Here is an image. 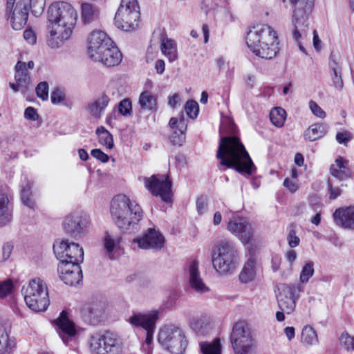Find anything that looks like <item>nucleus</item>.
Wrapping results in <instances>:
<instances>
[{"mask_svg": "<svg viewBox=\"0 0 354 354\" xmlns=\"http://www.w3.org/2000/svg\"><path fill=\"white\" fill-rule=\"evenodd\" d=\"M220 134H229L221 136L216 158L218 159L220 167H225L235 169L240 174L252 175L257 169L248 152L236 136V127L230 118H225L221 122Z\"/></svg>", "mask_w": 354, "mask_h": 354, "instance_id": "nucleus-1", "label": "nucleus"}, {"mask_svg": "<svg viewBox=\"0 0 354 354\" xmlns=\"http://www.w3.org/2000/svg\"><path fill=\"white\" fill-rule=\"evenodd\" d=\"M47 43L51 48H58L68 39L76 24L77 14L68 3H53L48 8Z\"/></svg>", "mask_w": 354, "mask_h": 354, "instance_id": "nucleus-2", "label": "nucleus"}, {"mask_svg": "<svg viewBox=\"0 0 354 354\" xmlns=\"http://www.w3.org/2000/svg\"><path fill=\"white\" fill-rule=\"evenodd\" d=\"M246 44L250 50L262 59H270L277 55L278 37L274 30L268 25H258L248 32Z\"/></svg>", "mask_w": 354, "mask_h": 354, "instance_id": "nucleus-3", "label": "nucleus"}, {"mask_svg": "<svg viewBox=\"0 0 354 354\" xmlns=\"http://www.w3.org/2000/svg\"><path fill=\"white\" fill-rule=\"evenodd\" d=\"M110 212L115 225L122 230L133 228L143 217L141 207L124 194L113 197Z\"/></svg>", "mask_w": 354, "mask_h": 354, "instance_id": "nucleus-4", "label": "nucleus"}, {"mask_svg": "<svg viewBox=\"0 0 354 354\" xmlns=\"http://www.w3.org/2000/svg\"><path fill=\"white\" fill-rule=\"evenodd\" d=\"M315 0H290L294 8L292 15V37L301 51L307 54L301 41L307 37L309 26V15L314 7Z\"/></svg>", "mask_w": 354, "mask_h": 354, "instance_id": "nucleus-5", "label": "nucleus"}, {"mask_svg": "<svg viewBox=\"0 0 354 354\" xmlns=\"http://www.w3.org/2000/svg\"><path fill=\"white\" fill-rule=\"evenodd\" d=\"M22 295L27 306L35 312H44L48 308L50 300L46 282L40 278H34L24 285Z\"/></svg>", "mask_w": 354, "mask_h": 354, "instance_id": "nucleus-6", "label": "nucleus"}, {"mask_svg": "<svg viewBox=\"0 0 354 354\" xmlns=\"http://www.w3.org/2000/svg\"><path fill=\"white\" fill-rule=\"evenodd\" d=\"M230 342L234 354H257L255 340L244 321H239L234 324Z\"/></svg>", "mask_w": 354, "mask_h": 354, "instance_id": "nucleus-7", "label": "nucleus"}, {"mask_svg": "<svg viewBox=\"0 0 354 354\" xmlns=\"http://www.w3.org/2000/svg\"><path fill=\"white\" fill-rule=\"evenodd\" d=\"M236 250L229 241L218 242L212 250V264L215 270L221 274H227L235 268Z\"/></svg>", "mask_w": 354, "mask_h": 354, "instance_id": "nucleus-8", "label": "nucleus"}, {"mask_svg": "<svg viewBox=\"0 0 354 354\" xmlns=\"http://www.w3.org/2000/svg\"><path fill=\"white\" fill-rule=\"evenodd\" d=\"M158 341L171 354H183L187 346L183 330L174 325H167L161 328L158 333Z\"/></svg>", "mask_w": 354, "mask_h": 354, "instance_id": "nucleus-9", "label": "nucleus"}, {"mask_svg": "<svg viewBox=\"0 0 354 354\" xmlns=\"http://www.w3.org/2000/svg\"><path fill=\"white\" fill-rule=\"evenodd\" d=\"M140 15L137 0H121L115 15V24L118 28L124 31L133 30L138 26Z\"/></svg>", "mask_w": 354, "mask_h": 354, "instance_id": "nucleus-10", "label": "nucleus"}, {"mask_svg": "<svg viewBox=\"0 0 354 354\" xmlns=\"http://www.w3.org/2000/svg\"><path fill=\"white\" fill-rule=\"evenodd\" d=\"M89 224L90 218L86 213L82 211H75L64 217L62 227L66 235L77 239L86 234Z\"/></svg>", "mask_w": 354, "mask_h": 354, "instance_id": "nucleus-11", "label": "nucleus"}, {"mask_svg": "<svg viewBox=\"0 0 354 354\" xmlns=\"http://www.w3.org/2000/svg\"><path fill=\"white\" fill-rule=\"evenodd\" d=\"M278 290L277 299L279 308L288 315L292 313L302 290L300 283H281L278 286Z\"/></svg>", "mask_w": 354, "mask_h": 354, "instance_id": "nucleus-12", "label": "nucleus"}, {"mask_svg": "<svg viewBox=\"0 0 354 354\" xmlns=\"http://www.w3.org/2000/svg\"><path fill=\"white\" fill-rule=\"evenodd\" d=\"M5 15L7 19L10 20L14 30L23 29L27 23L29 15L28 0H19L17 3L12 2L10 9L6 3Z\"/></svg>", "mask_w": 354, "mask_h": 354, "instance_id": "nucleus-13", "label": "nucleus"}, {"mask_svg": "<svg viewBox=\"0 0 354 354\" xmlns=\"http://www.w3.org/2000/svg\"><path fill=\"white\" fill-rule=\"evenodd\" d=\"M159 312L152 310L148 313H135L129 318V323L134 327L142 328L146 330L145 343L150 346L156 328V323Z\"/></svg>", "mask_w": 354, "mask_h": 354, "instance_id": "nucleus-14", "label": "nucleus"}, {"mask_svg": "<svg viewBox=\"0 0 354 354\" xmlns=\"http://www.w3.org/2000/svg\"><path fill=\"white\" fill-rule=\"evenodd\" d=\"M146 188L156 196H160L161 199L166 202L171 201V181L168 176H161L157 178L152 176L150 178H145Z\"/></svg>", "mask_w": 354, "mask_h": 354, "instance_id": "nucleus-15", "label": "nucleus"}, {"mask_svg": "<svg viewBox=\"0 0 354 354\" xmlns=\"http://www.w3.org/2000/svg\"><path fill=\"white\" fill-rule=\"evenodd\" d=\"M53 251L57 259L84 261L83 248L78 243L68 240L56 241L53 244Z\"/></svg>", "mask_w": 354, "mask_h": 354, "instance_id": "nucleus-16", "label": "nucleus"}, {"mask_svg": "<svg viewBox=\"0 0 354 354\" xmlns=\"http://www.w3.org/2000/svg\"><path fill=\"white\" fill-rule=\"evenodd\" d=\"M105 306L104 301L97 299L85 303L81 308L82 318L89 324H97L103 319Z\"/></svg>", "mask_w": 354, "mask_h": 354, "instance_id": "nucleus-17", "label": "nucleus"}, {"mask_svg": "<svg viewBox=\"0 0 354 354\" xmlns=\"http://www.w3.org/2000/svg\"><path fill=\"white\" fill-rule=\"evenodd\" d=\"M227 230L244 244L249 243L253 238L252 225L243 217H234L227 224Z\"/></svg>", "mask_w": 354, "mask_h": 354, "instance_id": "nucleus-18", "label": "nucleus"}, {"mask_svg": "<svg viewBox=\"0 0 354 354\" xmlns=\"http://www.w3.org/2000/svg\"><path fill=\"white\" fill-rule=\"evenodd\" d=\"M165 237L155 228H149L142 236L133 239L138 247L143 250H160L164 247Z\"/></svg>", "mask_w": 354, "mask_h": 354, "instance_id": "nucleus-19", "label": "nucleus"}, {"mask_svg": "<svg viewBox=\"0 0 354 354\" xmlns=\"http://www.w3.org/2000/svg\"><path fill=\"white\" fill-rule=\"evenodd\" d=\"M55 323L57 326V333L64 343H68L70 338L76 335L75 323L69 319L68 313L65 310L60 313Z\"/></svg>", "mask_w": 354, "mask_h": 354, "instance_id": "nucleus-20", "label": "nucleus"}, {"mask_svg": "<svg viewBox=\"0 0 354 354\" xmlns=\"http://www.w3.org/2000/svg\"><path fill=\"white\" fill-rule=\"evenodd\" d=\"M198 265L196 260L190 261L187 266V276L190 287L196 292L203 294L209 290L201 277Z\"/></svg>", "mask_w": 354, "mask_h": 354, "instance_id": "nucleus-21", "label": "nucleus"}, {"mask_svg": "<svg viewBox=\"0 0 354 354\" xmlns=\"http://www.w3.org/2000/svg\"><path fill=\"white\" fill-rule=\"evenodd\" d=\"M333 218L340 227L354 230V205L337 208L333 214Z\"/></svg>", "mask_w": 354, "mask_h": 354, "instance_id": "nucleus-22", "label": "nucleus"}, {"mask_svg": "<svg viewBox=\"0 0 354 354\" xmlns=\"http://www.w3.org/2000/svg\"><path fill=\"white\" fill-rule=\"evenodd\" d=\"M169 124L171 128L176 129L170 136V141L174 146H182L185 141V131L187 124L183 117L178 120L176 118H171Z\"/></svg>", "mask_w": 354, "mask_h": 354, "instance_id": "nucleus-23", "label": "nucleus"}, {"mask_svg": "<svg viewBox=\"0 0 354 354\" xmlns=\"http://www.w3.org/2000/svg\"><path fill=\"white\" fill-rule=\"evenodd\" d=\"M110 333H95L89 337V348L93 354H105Z\"/></svg>", "mask_w": 354, "mask_h": 354, "instance_id": "nucleus-24", "label": "nucleus"}, {"mask_svg": "<svg viewBox=\"0 0 354 354\" xmlns=\"http://www.w3.org/2000/svg\"><path fill=\"white\" fill-rule=\"evenodd\" d=\"M347 165L348 160L342 157L337 158L335 163L330 166V171L331 175L339 180L349 178L351 176V171Z\"/></svg>", "mask_w": 354, "mask_h": 354, "instance_id": "nucleus-25", "label": "nucleus"}, {"mask_svg": "<svg viewBox=\"0 0 354 354\" xmlns=\"http://www.w3.org/2000/svg\"><path fill=\"white\" fill-rule=\"evenodd\" d=\"M328 66L333 86L338 90H342L344 86L342 77V67L333 54L330 55Z\"/></svg>", "mask_w": 354, "mask_h": 354, "instance_id": "nucleus-26", "label": "nucleus"}, {"mask_svg": "<svg viewBox=\"0 0 354 354\" xmlns=\"http://www.w3.org/2000/svg\"><path fill=\"white\" fill-rule=\"evenodd\" d=\"M328 131V127L323 123H315L310 125L304 133L305 140L310 142L316 141L323 138Z\"/></svg>", "mask_w": 354, "mask_h": 354, "instance_id": "nucleus-27", "label": "nucleus"}, {"mask_svg": "<svg viewBox=\"0 0 354 354\" xmlns=\"http://www.w3.org/2000/svg\"><path fill=\"white\" fill-rule=\"evenodd\" d=\"M122 55L118 48L113 43L109 48L104 53L103 59L100 62L108 67L118 65L122 61Z\"/></svg>", "mask_w": 354, "mask_h": 354, "instance_id": "nucleus-28", "label": "nucleus"}, {"mask_svg": "<svg viewBox=\"0 0 354 354\" xmlns=\"http://www.w3.org/2000/svg\"><path fill=\"white\" fill-rule=\"evenodd\" d=\"M15 346V339L10 337L6 328L0 325V354H9Z\"/></svg>", "mask_w": 354, "mask_h": 354, "instance_id": "nucleus-29", "label": "nucleus"}, {"mask_svg": "<svg viewBox=\"0 0 354 354\" xmlns=\"http://www.w3.org/2000/svg\"><path fill=\"white\" fill-rule=\"evenodd\" d=\"M110 102V98L106 95H102L97 100L88 105L90 114L95 118H100L102 112L105 110Z\"/></svg>", "mask_w": 354, "mask_h": 354, "instance_id": "nucleus-30", "label": "nucleus"}, {"mask_svg": "<svg viewBox=\"0 0 354 354\" xmlns=\"http://www.w3.org/2000/svg\"><path fill=\"white\" fill-rule=\"evenodd\" d=\"M15 82H20L28 88L31 87V77L28 71L27 70L26 63L21 61H18L15 65Z\"/></svg>", "mask_w": 354, "mask_h": 354, "instance_id": "nucleus-31", "label": "nucleus"}, {"mask_svg": "<svg viewBox=\"0 0 354 354\" xmlns=\"http://www.w3.org/2000/svg\"><path fill=\"white\" fill-rule=\"evenodd\" d=\"M105 347V354H124V348L122 342L115 334L110 333V335Z\"/></svg>", "mask_w": 354, "mask_h": 354, "instance_id": "nucleus-32", "label": "nucleus"}, {"mask_svg": "<svg viewBox=\"0 0 354 354\" xmlns=\"http://www.w3.org/2000/svg\"><path fill=\"white\" fill-rule=\"evenodd\" d=\"M160 49L170 62L177 59L176 43L174 40L165 37H162Z\"/></svg>", "mask_w": 354, "mask_h": 354, "instance_id": "nucleus-33", "label": "nucleus"}, {"mask_svg": "<svg viewBox=\"0 0 354 354\" xmlns=\"http://www.w3.org/2000/svg\"><path fill=\"white\" fill-rule=\"evenodd\" d=\"M121 241L120 236L106 232L103 240L104 248L106 254L109 259L113 258V252L119 248Z\"/></svg>", "mask_w": 354, "mask_h": 354, "instance_id": "nucleus-34", "label": "nucleus"}, {"mask_svg": "<svg viewBox=\"0 0 354 354\" xmlns=\"http://www.w3.org/2000/svg\"><path fill=\"white\" fill-rule=\"evenodd\" d=\"M21 199L22 203L30 209H34L35 207V202L32 195V183L27 178L22 183L21 185Z\"/></svg>", "mask_w": 354, "mask_h": 354, "instance_id": "nucleus-35", "label": "nucleus"}, {"mask_svg": "<svg viewBox=\"0 0 354 354\" xmlns=\"http://www.w3.org/2000/svg\"><path fill=\"white\" fill-rule=\"evenodd\" d=\"M256 261L253 257H250L244 264L239 274V279L242 283H248L252 281L255 276Z\"/></svg>", "mask_w": 354, "mask_h": 354, "instance_id": "nucleus-36", "label": "nucleus"}, {"mask_svg": "<svg viewBox=\"0 0 354 354\" xmlns=\"http://www.w3.org/2000/svg\"><path fill=\"white\" fill-rule=\"evenodd\" d=\"M8 198L0 191V226H3L10 222L12 214L8 208Z\"/></svg>", "mask_w": 354, "mask_h": 354, "instance_id": "nucleus-37", "label": "nucleus"}, {"mask_svg": "<svg viewBox=\"0 0 354 354\" xmlns=\"http://www.w3.org/2000/svg\"><path fill=\"white\" fill-rule=\"evenodd\" d=\"M301 341L303 346L308 347L318 344V337L316 331L310 326L304 327L301 335Z\"/></svg>", "mask_w": 354, "mask_h": 354, "instance_id": "nucleus-38", "label": "nucleus"}, {"mask_svg": "<svg viewBox=\"0 0 354 354\" xmlns=\"http://www.w3.org/2000/svg\"><path fill=\"white\" fill-rule=\"evenodd\" d=\"M138 103L143 110L153 111L156 109V98L148 91L140 93Z\"/></svg>", "mask_w": 354, "mask_h": 354, "instance_id": "nucleus-39", "label": "nucleus"}, {"mask_svg": "<svg viewBox=\"0 0 354 354\" xmlns=\"http://www.w3.org/2000/svg\"><path fill=\"white\" fill-rule=\"evenodd\" d=\"M95 133L98 137L100 145L106 147L108 149H112L114 147L113 138L112 134L103 126L97 128Z\"/></svg>", "mask_w": 354, "mask_h": 354, "instance_id": "nucleus-40", "label": "nucleus"}, {"mask_svg": "<svg viewBox=\"0 0 354 354\" xmlns=\"http://www.w3.org/2000/svg\"><path fill=\"white\" fill-rule=\"evenodd\" d=\"M82 19L84 24H90L97 17V9L89 3H82L81 6Z\"/></svg>", "mask_w": 354, "mask_h": 354, "instance_id": "nucleus-41", "label": "nucleus"}, {"mask_svg": "<svg viewBox=\"0 0 354 354\" xmlns=\"http://www.w3.org/2000/svg\"><path fill=\"white\" fill-rule=\"evenodd\" d=\"M111 38L103 31L93 30L88 37V47L102 46L104 43H110Z\"/></svg>", "mask_w": 354, "mask_h": 354, "instance_id": "nucleus-42", "label": "nucleus"}, {"mask_svg": "<svg viewBox=\"0 0 354 354\" xmlns=\"http://www.w3.org/2000/svg\"><path fill=\"white\" fill-rule=\"evenodd\" d=\"M200 348L203 354H221V345L218 338H215L212 342H201Z\"/></svg>", "mask_w": 354, "mask_h": 354, "instance_id": "nucleus-43", "label": "nucleus"}, {"mask_svg": "<svg viewBox=\"0 0 354 354\" xmlns=\"http://www.w3.org/2000/svg\"><path fill=\"white\" fill-rule=\"evenodd\" d=\"M60 279L64 283L69 286H75L78 284L82 279V272L80 271H68L67 272L59 273Z\"/></svg>", "mask_w": 354, "mask_h": 354, "instance_id": "nucleus-44", "label": "nucleus"}, {"mask_svg": "<svg viewBox=\"0 0 354 354\" xmlns=\"http://www.w3.org/2000/svg\"><path fill=\"white\" fill-rule=\"evenodd\" d=\"M113 43V41L110 40V43L106 42L102 46L88 48V54L89 57L95 62H100L103 59L104 53L109 48Z\"/></svg>", "mask_w": 354, "mask_h": 354, "instance_id": "nucleus-45", "label": "nucleus"}, {"mask_svg": "<svg viewBox=\"0 0 354 354\" xmlns=\"http://www.w3.org/2000/svg\"><path fill=\"white\" fill-rule=\"evenodd\" d=\"M286 118V111L281 107L272 109L270 113V119L272 123L277 127L283 126Z\"/></svg>", "mask_w": 354, "mask_h": 354, "instance_id": "nucleus-46", "label": "nucleus"}, {"mask_svg": "<svg viewBox=\"0 0 354 354\" xmlns=\"http://www.w3.org/2000/svg\"><path fill=\"white\" fill-rule=\"evenodd\" d=\"M59 263L57 267L58 273L67 272L68 271H80L82 270L80 263L83 261L67 260V259H59Z\"/></svg>", "mask_w": 354, "mask_h": 354, "instance_id": "nucleus-47", "label": "nucleus"}, {"mask_svg": "<svg viewBox=\"0 0 354 354\" xmlns=\"http://www.w3.org/2000/svg\"><path fill=\"white\" fill-rule=\"evenodd\" d=\"M29 10L36 17H39L44 10L45 0H28Z\"/></svg>", "mask_w": 354, "mask_h": 354, "instance_id": "nucleus-48", "label": "nucleus"}, {"mask_svg": "<svg viewBox=\"0 0 354 354\" xmlns=\"http://www.w3.org/2000/svg\"><path fill=\"white\" fill-rule=\"evenodd\" d=\"M314 274V263L312 261L306 263L302 268L300 274V281L307 283Z\"/></svg>", "mask_w": 354, "mask_h": 354, "instance_id": "nucleus-49", "label": "nucleus"}, {"mask_svg": "<svg viewBox=\"0 0 354 354\" xmlns=\"http://www.w3.org/2000/svg\"><path fill=\"white\" fill-rule=\"evenodd\" d=\"M185 110L187 115L192 119H194L198 116L199 111L198 104L193 100H188L185 106Z\"/></svg>", "mask_w": 354, "mask_h": 354, "instance_id": "nucleus-50", "label": "nucleus"}, {"mask_svg": "<svg viewBox=\"0 0 354 354\" xmlns=\"http://www.w3.org/2000/svg\"><path fill=\"white\" fill-rule=\"evenodd\" d=\"M118 111L123 116H129L132 112V103L129 98L121 100L118 104Z\"/></svg>", "mask_w": 354, "mask_h": 354, "instance_id": "nucleus-51", "label": "nucleus"}, {"mask_svg": "<svg viewBox=\"0 0 354 354\" xmlns=\"http://www.w3.org/2000/svg\"><path fill=\"white\" fill-rule=\"evenodd\" d=\"M37 96L41 100H47L48 98V84L46 82H41L35 88Z\"/></svg>", "mask_w": 354, "mask_h": 354, "instance_id": "nucleus-52", "label": "nucleus"}, {"mask_svg": "<svg viewBox=\"0 0 354 354\" xmlns=\"http://www.w3.org/2000/svg\"><path fill=\"white\" fill-rule=\"evenodd\" d=\"M13 288L12 282L8 279L0 282V298H3L10 295Z\"/></svg>", "mask_w": 354, "mask_h": 354, "instance_id": "nucleus-53", "label": "nucleus"}, {"mask_svg": "<svg viewBox=\"0 0 354 354\" xmlns=\"http://www.w3.org/2000/svg\"><path fill=\"white\" fill-rule=\"evenodd\" d=\"M65 95L59 88H55L51 93L50 100L53 104H58L64 100Z\"/></svg>", "mask_w": 354, "mask_h": 354, "instance_id": "nucleus-54", "label": "nucleus"}, {"mask_svg": "<svg viewBox=\"0 0 354 354\" xmlns=\"http://www.w3.org/2000/svg\"><path fill=\"white\" fill-rule=\"evenodd\" d=\"M309 107L313 114L315 116L319 118H324L326 117L325 111L315 102L310 100Z\"/></svg>", "mask_w": 354, "mask_h": 354, "instance_id": "nucleus-55", "label": "nucleus"}, {"mask_svg": "<svg viewBox=\"0 0 354 354\" xmlns=\"http://www.w3.org/2000/svg\"><path fill=\"white\" fill-rule=\"evenodd\" d=\"M339 341L341 344L344 345L347 349L354 350V337L349 336L348 333L342 334Z\"/></svg>", "mask_w": 354, "mask_h": 354, "instance_id": "nucleus-56", "label": "nucleus"}, {"mask_svg": "<svg viewBox=\"0 0 354 354\" xmlns=\"http://www.w3.org/2000/svg\"><path fill=\"white\" fill-rule=\"evenodd\" d=\"M91 154L93 157L104 163L107 162L109 160V156L100 149L91 150Z\"/></svg>", "mask_w": 354, "mask_h": 354, "instance_id": "nucleus-57", "label": "nucleus"}, {"mask_svg": "<svg viewBox=\"0 0 354 354\" xmlns=\"http://www.w3.org/2000/svg\"><path fill=\"white\" fill-rule=\"evenodd\" d=\"M14 245L12 242L5 243L2 246V259L3 261L8 260L12 252Z\"/></svg>", "mask_w": 354, "mask_h": 354, "instance_id": "nucleus-58", "label": "nucleus"}, {"mask_svg": "<svg viewBox=\"0 0 354 354\" xmlns=\"http://www.w3.org/2000/svg\"><path fill=\"white\" fill-rule=\"evenodd\" d=\"M287 240L288 241L289 246L292 248L297 247L300 242L299 238L296 235V232L294 229L290 230Z\"/></svg>", "mask_w": 354, "mask_h": 354, "instance_id": "nucleus-59", "label": "nucleus"}, {"mask_svg": "<svg viewBox=\"0 0 354 354\" xmlns=\"http://www.w3.org/2000/svg\"><path fill=\"white\" fill-rule=\"evenodd\" d=\"M178 298V295L176 291L169 292L167 299L164 301V306L166 308H171L174 306Z\"/></svg>", "mask_w": 354, "mask_h": 354, "instance_id": "nucleus-60", "label": "nucleus"}, {"mask_svg": "<svg viewBox=\"0 0 354 354\" xmlns=\"http://www.w3.org/2000/svg\"><path fill=\"white\" fill-rule=\"evenodd\" d=\"M24 118L30 121H36L39 118V115L35 108L28 106L25 109Z\"/></svg>", "mask_w": 354, "mask_h": 354, "instance_id": "nucleus-61", "label": "nucleus"}, {"mask_svg": "<svg viewBox=\"0 0 354 354\" xmlns=\"http://www.w3.org/2000/svg\"><path fill=\"white\" fill-rule=\"evenodd\" d=\"M336 140L339 144L346 145V143L351 140L350 133L346 132H338L336 134Z\"/></svg>", "mask_w": 354, "mask_h": 354, "instance_id": "nucleus-62", "label": "nucleus"}, {"mask_svg": "<svg viewBox=\"0 0 354 354\" xmlns=\"http://www.w3.org/2000/svg\"><path fill=\"white\" fill-rule=\"evenodd\" d=\"M9 86L14 92L21 91L22 93H26L29 89L20 82H15V83H10Z\"/></svg>", "mask_w": 354, "mask_h": 354, "instance_id": "nucleus-63", "label": "nucleus"}, {"mask_svg": "<svg viewBox=\"0 0 354 354\" xmlns=\"http://www.w3.org/2000/svg\"><path fill=\"white\" fill-rule=\"evenodd\" d=\"M24 38L28 43L30 44H34L36 42V35L32 30H26L24 32Z\"/></svg>", "mask_w": 354, "mask_h": 354, "instance_id": "nucleus-64", "label": "nucleus"}]
</instances>
